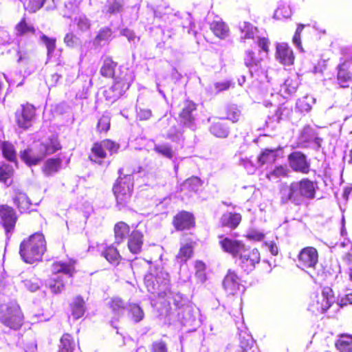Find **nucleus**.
<instances>
[{
    "instance_id": "1",
    "label": "nucleus",
    "mask_w": 352,
    "mask_h": 352,
    "mask_svg": "<svg viewBox=\"0 0 352 352\" xmlns=\"http://www.w3.org/2000/svg\"><path fill=\"white\" fill-rule=\"evenodd\" d=\"M317 183L309 178H302L298 182H292L289 185L284 184L280 188V198L282 203L291 201L299 206L302 197L313 199L316 197Z\"/></svg>"
},
{
    "instance_id": "2",
    "label": "nucleus",
    "mask_w": 352,
    "mask_h": 352,
    "mask_svg": "<svg viewBox=\"0 0 352 352\" xmlns=\"http://www.w3.org/2000/svg\"><path fill=\"white\" fill-rule=\"evenodd\" d=\"M45 251L46 241L41 232H35L25 238L19 245L20 256L26 263L32 264L41 261Z\"/></svg>"
},
{
    "instance_id": "3",
    "label": "nucleus",
    "mask_w": 352,
    "mask_h": 352,
    "mask_svg": "<svg viewBox=\"0 0 352 352\" xmlns=\"http://www.w3.org/2000/svg\"><path fill=\"white\" fill-rule=\"evenodd\" d=\"M76 261L69 258L67 261H54L51 264L50 271L52 276L47 280V286L54 294L61 293L65 287L66 283L59 274H63L69 278H73L76 272Z\"/></svg>"
},
{
    "instance_id": "4",
    "label": "nucleus",
    "mask_w": 352,
    "mask_h": 352,
    "mask_svg": "<svg viewBox=\"0 0 352 352\" xmlns=\"http://www.w3.org/2000/svg\"><path fill=\"white\" fill-rule=\"evenodd\" d=\"M120 176L113 186V192L117 206L124 208L130 204L133 192L134 179L131 175H124L123 170L119 169Z\"/></svg>"
},
{
    "instance_id": "5",
    "label": "nucleus",
    "mask_w": 352,
    "mask_h": 352,
    "mask_svg": "<svg viewBox=\"0 0 352 352\" xmlns=\"http://www.w3.org/2000/svg\"><path fill=\"white\" fill-rule=\"evenodd\" d=\"M119 149L120 144L111 139L97 141L92 144L88 159L94 164L102 165L108 157V153L112 155L117 153Z\"/></svg>"
},
{
    "instance_id": "6",
    "label": "nucleus",
    "mask_w": 352,
    "mask_h": 352,
    "mask_svg": "<svg viewBox=\"0 0 352 352\" xmlns=\"http://www.w3.org/2000/svg\"><path fill=\"white\" fill-rule=\"evenodd\" d=\"M334 292L331 287H322L320 293L313 294L310 297L307 310L315 316L327 313L333 305Z\"/></svg>"
},
{
    "instance_id": "7",
    "label": "nucleus",
    "mask_w": 352,
    "mask_h": 352,
    "mask_svg": "<svg viewBox=\"0 0 352 352\" xmlns=\"http://www.w3.org/2000/svg\"><path fill=\"white\" fill-rule=\"evenodd\" d=\"M23 314L18 305H2L0 307V322L5 326L19 329L23 324Z\"/></svg>"
},
{
    "instance_id": "8",
    "label": "nucleus",
    "mask_w": 352,
    "mask_h": 352,
    "mask_svg": "<svg viewBox=\"0 0 352 352\" xmlns=\"http://www.w3.org/2000/svg\"><path fill=\"white\" fill-rule=\"evenodd\" d=\"M236 258L239 261V266L241 270L249 274L254 270L256 265L259 263L261 255L257 248H252L245 245Z\"/></svg>"
},
{
    "instance_id": "9",
    "label": "nucleus",
    "mask_w": 352,
    "mask_h": 352,
    "mask_svg": "<svg viewBox=\"0 0 352 352\" xmlns=\"http://www.w3.org/2000/svg\"><path fill=\"white\" fill-rule=\"evenodd\" d=\"M178 123L183 127L191 128L195 125L198 104L192 100L186 99L179 105Z\"/></svg>"
},
{
    "instance_id": "10",
    "label": "nucleus",
    "mask_w": 352,
    "mask_h": 352,
    "mask_svg": "<svg viewBox=\"0 0 352 352\" xmlns=\"http://www.w3.org/2000/svg\"><path fill=\"white\" fill-rule=\"evenodd\" d=\"M17 221L18 215L12 206L0 204V224L8 238H10L14 233Z\"/></svg>"
},
{
    "instance_id": "11",
    "label": "nucleus",
    "mask_w": 352,
    "mask_h": 352,
    "mask_svg": "<svg viewBox=\"0 0 352 352\" xmlns=\"http://www.w3.org/2000/svg\"><path fill=\"white\" fill-rule=\"evenodd\" d=\"M113 78V83L109 90V91L111 93V95L108 97L116 100L123 96L129 89L133 81V76L131 72L126 71L121 72L119 75Z\"/></svg>"
},
{
    "instance_id": "12",
    "label": "nucleus",
    "mask_w": 352,
    "mask_h": 352,
    "mask_svg": "<svg viewBox=\"0 0 352 352\" xmlns=\"http://www.w3.org/2000/svg\"><path fill=\"white\" fill-rule=\"evenodd\" d=\"M336 84L339 87L348 89L352 84V61L349 59H340L336 67Z\"/></svg>"
},
{
    "instance_id": "13",
    "label": "nucleus",
    "mask_w": 352,
    "mask_h": 352,
    "mask_svg": "<svg viewBox=\"0 0 352 352\" xmlns=\"http://www.w3.org/2000/svg\"><path fill=\"white\" fill-rule=\"evenodd\" d=\"M171 224L177 232H183L196 227V217L190 211L182 210L173 216Z\"/></svg>"
},
{
    "instance_id": "14",
    "label": "nucleus",
    "mask_w": 352,
    "mask_h": 352,
    "mask_svg": "<svg viewBox=\"0 0 352 352\" xmlns=\"http://www.w3.org/2000/svg\"><path fill=\"white\" fill-rule=\"evenodd\" d=\"M15 120L18 126L23 129H28L32 126L36 116V108L30 103L21 104L15 112Z\"/></svg>"
},
{
    "instance_id": "15",
    "label": "nucleus",
    "mask_w": 352,
    "mask_h": 352,
    "mask_svg": "<svg viewBox=\"0 0 352 352\" xmlns=\"http://www.w3.org/2000/svg\"><path fill=\"white\" fill-rule=\"evenodd\" d=\"M318 252L314 247L303 248L298 254L299 267L302 269H315L318 263Z\"/></svg>"
},
{
    "instance_id": "16",
    "label": "nucleus",
    "mask_w": 352,
    "mask_h": 352,
    "mask_svg": "<svg viewBox=\"0 0 352 352\" xmlns=\"http://www.w3.org/2000/svg\"><path fill=\"white\" fill-rule=\"evenodd\" d=\"M291 168L298 173L308 174L310 172V163L307 156L300 151L292 152L287 157Z\"/></svg>"
},
{
    "instance_id": "17",
    "label": "nucleus",
    "mask_w": 352,
    "mask_h": 352,
    "mask_svg": "<svg viewBox=\"0 0 352 352\" xmlns=\"http://www.w3.org/2000/svg\"><path fill=\"white\" fill-rule=\"evenodd\" d=\"M219 244L221 250L230 254L232 257L236 258L245 245L242 241L234 239L223 234L218 236Z\"/></svg>"
},
{
    "instance_id": "18",
    "label": "nucleus",
    "mask_w": 352,
    "mask_h": 352,
    "mask_svg": "<svg viewBox=\"0 0 352 352\" xmlns=\"http://www.w3.org/2000/svg\"><path fill=\"white\" fill-rule=\"evenodd\" d=\"M107 305L113 314L111 324L114 328H117L115 324L119 322L120 317L123 315L126 308V303L122 298L113 296L109 299Z\"/></svg>"
},
{
    "instance_id": "19",
    "label": "nucleus",
    "mask_w": 352,
    "mask_h": 352,
    "mask_svg": "<svg viewBox=\"0 0 352 352\" xmlns=\"http://www.w3.org/2000/svg\"><path fill=\"white\" fill-rule=\"evenodd\" d=\"M241 277L234 270L229 269L223 280V287L228 295H235L239 290Z\"/></svg>"
},
{
    "instance_id": "20",
    "label": "nucleus",
    "mask_w": 352,
    "mask_h": 352,
    "mask_svg": "<svg viewBox=\"0 0 352 352\" xmlns=\"http://www.w3.org/2000/svg\"><path fill=\"white\" fill-rule=\"evenodd\" d=\"M37 146L43 158L47 155L54 154L63 148L57 134L52 135L45 141L40 142Z\"/></svg>"
},
{
    "instance_id": "21",
    "label": "nucleus",
    "mask_w": 352,
    "mask_h": 352,
    "mask_svg": "<svg viewBox=\"0 0 352 352\" xmlns=\"http://www.w3.org/2000/svg\"><path fill=\"white\" fill-rule=\"evenodd\" d=\"M19 156L21 160L30 167L38 165L44 160L37 145L35 148L27 147L20 151Z\"/></svg>"
},
{
    "instance_id": "22",
    "label": "nucleus",
    "mask_w": 352,
    "mask_h": 352,
    "mask_svg": "<svg viewBox=\"0 0 352 352\" xmlns=\"http://www.w3.org/2000/svg\"><path fill=\"white\" fill-rule=\"evenodd\" d=\"M144 236L142 231L133 229L127 239V248L133 254H140L142 251Z\"/></svg>"
},
{
    "instance_id": "23",
    "label": "nucleus",
    "mask_w": 352,
    "mask_h": 352,
    "mask_svg": "<svg viewBox=\"0 0 352 352\" xmlns=\"http://www.w3.org/2000/svg\"><path fill=\"white\" fill-rule=\"evenodd\" d=\"M242 221V215L239 212H228L223 213L219 219V226L231 230L236 229Z\"/></svg>"
},
{
    "instance_id": "24",
    "label": "nucleus",
    "mask_w": 352,
    "mask_h": 352,
    "mask_svg": "<svg viewBox=\"0 0 352 352\" xmlns=\"http://www.w3.org/2000/svg\"><path fill=\"white\" fill-rule=\"evenodd\" d=\"M63 160L60 157L47 159L41 167V172L45 177H52L58 173L62 168Z\"/></svg>"
},
{
    "instance_id": "25",
    "label": "nucleus",
    "mask_w": 352,
    "mask_h": 352,
    "mask_svg": "<svg viewBox=\"0 0 352 352\" xmlns=\"http://www.w3.org/2000/svg\"><path fill=\"white\" fill-rule=\"evenodd\" d=\"M195 245L196 242L192 239H188L186 243L181 244L175 256L176 260L180 263H186L193 256Z\"/></svg>"
},
{
    "instance_id": "26",
    "label": "nucleus",
    "mask_w": 352,
    "mask_h": 352,
    "mask_svg": "<svg viewBox=\"0 0 352 352\" xmlns=\"http://www.w3.org/2000/svg\"><path fill=\"white\" fill-rule=\"evenodd\" d=\"M131 227L124 221L117 222L113 227L114 241L117 244L123 243L131 234Z\"/></svg>"
},
{
    "instance_id": "27",
    "label": "nucleus",
    "mask_w": 352,
    "mask_h": 352,
    "mask_svg": "<svg viewBox=\"0 0 352 352\" xmlns=\"http://www.w3.org/2000/svg\"><path fill=\"white\" fill-rule=\"evenodd\" d=\"M210 131L218 138H226L229 134V126L224 118H215L211 122Z\"/></svg>"
},
{
    "instance_id": "28",
    "label": "nucleus",
    "mask_w": 352,
    "mask_h": 352,
    "mask_svg": "<svg viewBox=\"0 0 352 352\" xmlns=\"http://www.w3.org/2000/svg\"><path fill=\"white\" fill-rule=\"evenodd\" d=\"M12 201L21 213H25L30 211L32 202L26 193L23 191H16Z\"/></svg>"
},
{
    "instance_id": "29",
    "label": "nucleus",
    "mask_w": 352,
    "mask_h": 352,
    "mask_svg": "<svg viewBox=\"0 0 352 352\" xmlns=\"http://www.w3.org/2000/svg\"><path fill=\"white\" fill-rule=\"evenodd\" d=\"M276 57L281 63L286 65H293L294 56L293 51L287 44H278L276 46Z\"/></svg>"
},
{
    "instance_id": "30",
    "label": "nucleus",
    "mask_w": 352,
    "mask_h": 352,
    "mask_svg": "<svg viewBox=\"0 0 352 352\" xmlns=\"http://www.w3.org/2000/svg\"><path fill=\"white\" fill-rule=\"evenodd\" d=\"M69 309L73 318L76 320L81 318L85 314V302L81 296H76L69 304Z\"/></svg>"
},
{
    "instance_id": "31",
    "label": "nucleus",
    "mask_w": 352,
    "mask_h": 352,
    "mask_svg": "<svg viewBox=\"0 0 352 352\" xmlns=\"http://www.w3.org/2000/svg\"><path fill=\"white\" fill-rule=\"evenodd\" d=\"M263 60L260 52H256L252 50L246 51L243 56L244 65L250 69L261 67Z\"/></svg>"
},
{
    "instance_id": "32",
    "label": "nucleus",
    "mask_w": 352,
    "mask_h": 352,
    "mask_svg": "<svg viewBox=\"0 0 352 352\" xmlns=\"http://www.w3.org/2000/svg\"><path fill=\"white\" fill-rule=\"evenodd\" d=\"M118 63L113 60L111 56H107L103 60L102 65L100 69V74L104 78H113Z\"/></svg>"
},
{
    "instance_id": "33",
    "label": "nucleus",
    "mask_w": 352,
    "mask_h": 352,
    "mask_svg": "<svg viewBox=\"0 0 352 352\" xmlns=\"http://www.w3.org/2000/svg\"><path fill=\"white\" fill-rule=\"evenodd\" d=\"M15 170L14 167L7 163H2L0 165V183L3 184L6 186H10L14 181Z\"/></svg>"
},
{
    "instance_id": "34",
    "label": "nucleus",
    "mask_w": 352,
    "mask_h": 352,
    "mask_svg": "<svg viewBox=\"0 0 352 352\" xmlns=\"http://www.w3.org/2000/svg\"><path fill=\"white\" fill-rule=\"evenodd\" d=\"M335 347L339 352H352V335L340 334L335 342Z\"/></svg>"
},
{
    "instance_id": "35",
    "label": "nucleus",
    "mask_w": 352,
    "mask_h": 352,
    "mask_svg": "<svg viewBox=\"0 0 352 352\" xmlns=\"http://www.w3.org/2000/svg\"><path fill=\"white\" fill-rule=\"evenodd\" d=\"M276 148H264L261 151V153L257 157V162L261 166L267 164H273L277 160Z\"/></svg>"
},
{
    "instance_id": "36",
    "label": "nucleus",
    "mask_w": 352,
    "mask_h": 352,
    "mask_svg": "<svg viewBox=\"0 0 352 352\" xmlns=\"http://www.w3.org/2000/svg\"><path fill=\"white\" fill-rule=\"evenodd\" d=\"M0 149L3 157L10 162L18 164L16 152L14 145L8 141H3L0 143Z\"/></svg>"
},
{
    "instance_id": "37",
    "label": "nucleus",
    "mask_w": 352,
    "mask_h": 352,
    "mask_svg": "<svg viewBox=\"0 0 352 352\" xmlns=\"http://www.w3.org/2000/svg\"><path fill=\"white\" fill-rule=\"evenodd\" d=\"M210 30L219 38L224 39L229 34V27L222 21H213L210 23Z\"/></svg>"
},
{
    "instance_id": "38",
    "label": "nucleus",
    "mask_w": 352,
    "mask_h": 352,
    "mask_svg": "<svg viewBox=\"0 0 352 352\" xmlns=\"http://www.w3.org/2000/svg\"><path fill=\"white\" fill-rule=\"evenodd\" d=\"M290 170L287 165L276 166L271 171L266 174V177L270 181L278 180L282 178H288Z\"/></svg>"
},
{
    "instance_id": "39",
    "label": "nucleus",
    "mask_w": 352,
    "mask_h": 352,
    "mask_svg": "<svg viewBox=\"0 0 352 352\" xmlns=\"http://www.w3.org/2000/svg\"><path fill=\"white\" fill-rule=\"evenodd\" d=\"M14 29L16 32V34L20 36L27 34H35L36 33L34 26L28 23L25 16H23L19 22L16 23Z\"/></svg>"
},
{
    "instance_id": "40",
    "label": "nucleus",
    "mask_w": 352,
    "mask_h": 352,
    "mask_svg": "<svg viewBox=\"0 0 352 352\" xmlns=\"http://www.w3.org/2000/svg\"><path fill=\"white\" fill-rule=\"evenodd\" d=\"M74 349L75 341L74 337L68 333H65L60 338L58 352H74Z\"/></svg>"
},
{
    "instance_id": "41",
    "label": "nucleus",
    "mask_w": 352,
    "mask_h": 352,
    "mask_svg": "<svg viewBox=\"0 0 352 352\" xmlns=\"http://www.w3.org/2000/svg\"><path fill=\"white\" fill-rule=\"evenodd\" d=\"M102 256L111 263L118 265L120 263L122 256L118 250L113 245H109L102 251Z\"/></svg>"
},
{
    "instance_id": "42",
    "label": "nucleus",
    "mask_w": 352,
    "mask_h": 352,
    "mask_svg": "<svg viewBox=\"0 0 352 352\" xmlns=\"http://www.w3.org/2000/svg\"><path fill=\"white\" fill-rule=\"evenodd\" d=\"M182 186L188 192H197L202 186V181L198 177L193 176L186 179Z\"/></svg>"
},
{
    "instance_id": "43",
    "label": "nucleus",
    "mask_w": 352,
    "mask_h": 352,
    "mask_svg": "<svg viewBox=\"0 0 352 352\" xmlns=\"http://www.w3.org/2000/svg\"><path fill=\"white\" fill-rule=\"evenodd\" d=\"M293 109L292 106L283 103L280 104L275 111L274 117L278 122L281 120H286L290 118L292 115Z\"/></svg>"
},
{
    "instance_id": "44",
    "label": "nucleus",
    "mask_w": 352,
    "mask_h": 352,
    "mask_svg": "<svg viewBox=\"0 0 352 352\" xmlns=\"http://www.w3.org/2000/svg\"><path fill=\"white\" fill-rule=\"evenodd\" d=\"M113 31L109 27H104L99 30L94 38V45H101L102 42H109L111 40Z\"/></svg>"
},
{
    "instance_id": "45",
    "label": "nucleus",
    "mask_w": 352,
    "mask_h": 352,
    "mask_svg": "<svg viewBox=\"0 0 352 352\" xmlns=\"http://www.w3.org/2000/svg\"><path fill=\"white\" fill-rule=\"evenodd\" d=\"M128 313L131 319L135 322H139L144 318V312L142 308L136 303L129 304Z\"/></svg>"
},
{
    "instance_id": "46",
    "label": "nucleus",
    "mask_w": 352,
    "mask_h": 352,
    "mask_svg": "<svg viewBox=\"0 0 352 352\" xmlns=\"http://www.w3.org/2000/svg\"><path fill=\"white\" fill-rule=\"evenodd\" d=\"M300 85L298 77L295 76H289L284 82L283 89L289 94H292L297 91Z\"/></svg>"
},
{
    "instance_id": "47",
    "label": "nucleus",
    "mask_w": 352,
    "mask_h": 352,
    "mask_svg": "<svg viewBox=\"0 0 352 352\" xmlns=\"http://www.w3.org/2000/svg\"><path fill=\"white\" fill-rule=\"evenodd\" d=\"M240 30L241 32V38L246 40L254 38L257 28L254 27L249 22H243V23L240 26Z\"/></svg>"
},
{
    "instance_id": "48",
    "label": "nucleus",
    "mask_w": 352,
    "mask_h": 352,
    "mask_svg": "<svg viewBox=\"0 0 352 352\" xmlns=\"http://www.w3.org/2000/svg\"><path fill=\"white\" fill-rule=\"evenodd\" d=\"M153 151L157 154L169 160H171L174 156V152L172 146L169 144H155L153 147Z\"/></svg>"
},
{
    "instance_id": "49",
    "label": "nucleus",
    "mask_w": 352,
    "mask_h": 352,
    "mask_svg": "<svg viewBox=\"0 0 352 352\" xmlns=\"http://www.w3.org/2000/svg\"><path fill=\"white\" fill-rule=\"evenodd\" d=\"M46 0H25L23 3L24 9L30 13L39 10L45 4Z\"/></svg>"
},
{
    "instance_id": "50",
    "label": "nucleus",
    "mask_w": 352,
    "mask_h": 352,
    "mask_svg": "<svg viewBox=\"0 0 352 352\" xmlns=\"http://www.w3.org/2000/svg\"><path fill=\"white\" fill-rule=\"evenodd\" d=\"M111 119L108 116H102L97 123V131L99 133L106 134L110 129Z\"/></svg>"
},
{
    "instance_id": "51",
    "label": "nucleus",
    "mask_w": 352,
    "mask_h": 352,
    "mask_svg": "<svg viewBox=\"0 0 352 352\" xmlns=\"http://www.w3.org/2000/svg\"><path fill=\"white\" fill-rule=\"evenodd\" d=\"M41 40L44 43L47 48V56L52 55L56 47V39L43 34L41 36Z\"/></svg>"
},
{
    "instance_id": "52",
    "label": "nucleus",
    "mask_w": 352,
    "mask_h": 352,
    "mask_svg": "<svg viewBox=\"0 0 352 352\" xmlns=\"http://www.w3.org/2000/svg\"><path fill=\"white\" fill-rule=\"evenodd\" d=\"M122 6L118 0H111L107 6V12L111 14L120 12Z\"/></svg>"
},
{
    "instance_id": "53",
    "label": "nucleus",
    "mask_w": 352,
    "mask_h": 352,
    "mask_svg": "<svg viewBox=\"0 0 352 352\" xmlns=\"http://www.w3.org/2000/svg\"><path fill=\"white\" fill-rule=\"evenodd\" d=\"M151 352H168V346L165 341L158 340L152 343Z\"/></svg>"
},
{
    "instance_id": "54",
    "label": "nucleus",
    "mask_w": 352,
    "mask_h": 352,
    "mask_svg": "<svg viewBox=\"0 0 352 352\" xmlns=\"http://www.w3.org/2000/svg\"><path fill=\"white\" fill-rule=\"evenodd\" d=\"M227 119L232 122H237L241 117V111L236 107H230L226 113Z\"/></svg>"
},
{
    "instance_id": "55",
    "label": "nucleus",
    "mask_w": 352,
    "mask_h": 352,
    "mask_svg": "<svg viewBox=\"0 0 352 352\" xmlns=\"http://www.w3.org/2000/svg\"><path fill=\"white\" fill-rule=\"evenodd\" d=\"M64 43L69 47L76 46L78 38L73 32L67 33L64 37Z\"/></svg>"
},
{
    "instance_id": "56",
    "label": "nucleus",
    "mask_w": 352,
    "mask_h": 352,
    "mask_svg": "<svg viewBox=\"0 0 352 352\" xmlns=\"http://www.w3.org/2000/svg\"><path fill=\"white\" fill-rule=\"evenodd\" d=\"M77 26L82 32L89 30L91 28L90 21L86 16H80L77 19Z\"/></svg>"
},
{
    "instance_id": "57",
    "label": "nucleus",
    "mask_w": 352,
    "mask_h": 352,
    "mask_svg": "<svg viewBox=\"0 0 352 352\" xmlns=\"http://www.w3.org/2000/svg\"><path fill=\"white\" fill-rule=\"evenodd\" d=\"M152 116V111L148 109H140L137 112L136 118L139 121H146Z\"/></svg>"
},
{
    "instance_id": "58",
    "label": "nucleus",
    "mask_w": 352,
    "mask_h": 352,
    "mask_svg": "<svg viewBox=\"0 0 352 352\" xmlns=\"http://www.w3.org/2000/svg\"><path fill=\"white\" fill-rule=\"evenodd\" d=\"M304 28H305L304 24H301V23L298 24V27L296 30V32L294 33V35L293 36V42L300 50H302L300 34H301V32H302V30L304 29Z\"/></svg>"
},
{
    "instance_id": "59",
    "label": "nucleus",
    "mask_w": 352,
    "mask_h": 352,
    "mask_svg": "<svg viewBox=\"0 0 352 352\" xmlns=\"http://www.w3.org/2000/svg\"><path fill=\"white\" fill-rule=\"evenodd\" d=\"M246 238L249 240L261 241L265 238V234L263 232L253 230L246 234Z\"/></svg>"
},
{
    "instance_id": "60",
    "label": "nucleus",
    "mask_w": 352,
    "mask_h": 352,
    "mask_svg": "<svg viewBox=\"0 0 352 352\" xmlns=\"http://www.w3.org/2000/svg\"><path fill=\"white\" fill-rule=\"evenodd\" d=\"M337 304L340 308H343L349 305H352V294H347L341 297L338 300Z\"/></svg>"
},
{
    "instance_id": "61",
    "label": "nucleus",
    "mask_w": 352,
    "mask_h": 352,
    "mask_svg": "<svg viewBox=\"0 0 352 352\" xmlns=\"http://www.w3.org/2000/svg\"><path fill=\"white\" fill-rule=\"evenodd\" d=\"M232 82L229 80L223 82H217L214 84V89L217 92L223 91L229 89L231 87Z\"/></svg>"
},
{
    "instance_id": "62",
    "label": "nucleus",
    "mask_w": 352,
    "mask_h": 352,
    "mask_svg": "<svg viewBox=\"0 0 352 352\" xmlns=\"http://www.w3.org/2000/svg\"><path fill=\"white\" fill-rule=\"evenodd\" d=\"M269 40L265 37H259L257 41V45L266 54L269 52Z\"/></svg>"
},
{
    "instance_id": "63",
    "label": "nucleus",
    "mask_w": 352,
    "mask_h": 352,
    "mask_svg": "<svg viewBox=\"0 0 352 352\" xmlns=\"http://www.w3.org/2000/svg\"><path fill=\"white\" fill-rule=\"evenodd\" d=\"M196 272H203L206 270V264L201 261H197L195 264Z\"/></svg>"
},
{
    "instance_id": "64",
    "label": "nucleus",
    "mask_w": 352,
    "mask_h": 352,
    "mask_svg": "<svg viewBox=\"0 0 352 352\" xmlns=\"http://www.w3.org/2000/svg\"><path fill=\"white\" fill-rule=\"evenodd\" d=\"M343 261L347 265L352 264V249L350 251L345 253V254L343 256Z\"/></svg>"
}]
</instances>
